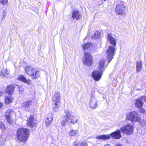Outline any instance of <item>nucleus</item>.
<instances>
[{
  "instance_id": "2f4dec72",
  "label": "nucleus",
  "mask_w": 146,
  "mask_h": 146,
  "mask_svg": "<svg viewBox=\"0 0 146 146\" xmlns=\"http://www.w3.org/2000/svg\"><path fill=\"white\" fill-rule=\"evenodd\" d=\"M140 111L141 113H145V110L143 108H141L140 109Z\"/></svg>"
},
{
  "instance_id": "1a4fd4ad",
  "label": "nucleus",
  "mask_w": 146,
  "mask_h": 146,
  "mask_svg": "<svg viewBox=\"0 0 146 146\" xmlns=\"http://www.w3.org/2000/svg\"><path fill=\"white\" fill-rule=\"evenodd\" d=\"M121 131L127 135H130L132 134L134 130L133 125L128 124L121 128Z\"/></svg>"
},
{
  "instance_id": "dca6fc26",
  "label": "nucleus",
  "mask_w": 146,
  "mask_h": 146,
  "mask_svg": "<svg viewBox=\"0 0 146 146\" xmlns=\"http://www.w3.org/2000/svg\"><path fill=\"white\" fill-rule=\"evenodd\" d=\"M106 60L103 59L100 60L99 62V68L100 70L102 71L104 70L107 67V65L105 64Z\"/></svg>"
},
{
  "instance_id": "473e14b6",
  "label": "nucleus",
  "mask_w": 146,
  "mask_h": 146,
  "mask_svg": "<svg viewBox=\"0 0 146 146\" xmlns=\"http://www.w3.org/2000/svg\"><path fill=\"white\" fill-rule=\"evenodd\" d=\"M141 98L142 99L145 101L146 102V97L144 96H143L141 97Z\"/></svg>"
},
{
  "instance_id": "a878e982",
  "label": "nucleus",
  "mask_w": 146,
  "mask_h": 146,
  "mask_svg": "<svg viewBox=\"0 0 146 146\" xmlns=\"http://www.w3.org/2000/svg\"><path fill=\"white\" fill-rule=\"evenodd\" d=\"M13 100V98L11 95L6 96V98L5 99V102L6 103L8 104L12 102Z\"/></svg>"
},
{
  "instance_id": "c9c22d12",
  "label": "nucleus",
  "mask_w": 146,
  "mask_h": 146,
  "mask_svg": "<svg viewBox=\"0 0 146 146\" xmlns=\"http://www.w3.org/2000/svg\"><path fill=\"white\" fill-rule=\"evenodd\" d=\"M75 144V146H77L76 145V144Z\"/></svg>"
},
{
  "instance_id": "c85d7f7f",
  "label": "nucleus",
  "mask_w": 146,
  "mask_h": 146,
  "mask_svg": "<svg viewBox=\"0 0 146 146\" xmlns=\"http://www.w3.org/2000/svg\"><path fill=\"white\" fill-rule=\"evenodd\" d=\"M140 124L142 127H144L145 126H146V121L144 119L142 121H141Z\"/></svg>"
},
{
  "instance_id": "bb28decb",
  "label": "nucleus",
  "mask_w": 146,
  "mask_h": 146,
  "mask_svg": "<svg viewBox=\"0 0 146 146\" xmlns=\"http://www.w3.org/2000/svg\"><path fill=\"white\" fill-rule=\"evenodd\" d=\"M100 37V33L99 32L96 31L94 32V35L92 36V38H99Z\"/></svg>"
},
{
  "instance_id": "393cba45",
  "label": "nucleus",
  "mask_w": 146,
  "mask_h": 146,
  "mask_svg": "<svg viewBox=\"0 0 146 146\" xmlns=\"http://www.w3.org/2000/svg\"><path fill=\"white\" fill-rule=\"evenodd\" d=\"M142 62L141 61H137L136 63V70L138 72L140 71L141 70Z\"/></svg>"
},
{
  "instance_id": "ddd939ff",
  "label": "nucleus",
  "mask_w": 146,
  "mask_h": 146,
  "mask_svg": "<svg viewBox=\"0 0 146 146\" xmlns=\"http://www.w3.org/2000/svg\"><path fill=\"white\" fill-rule=\"evenodd\" d=\"M13 111L10 110H7L5 114L6 119L7 122L9 124H11L13 122V119L11 117Z\"/></svg>"
},
{
  "instance_id": "f3484780",
  "label": "nucleus",
  "mask_w": 146,
  "mask_h": 146,
  "mask_svg": "<svg viewBox=\"0 0 146 146\" xmlns=\"http://www.w3.org/2000/svg\"><path fill=\"white\" fill-rule=\"evenodd\" d=\"M15 87L13 85H10L8 86L5 91L6 93L11 95L14 92Z\"/></svg>"
},
{
  "instance_id": "72a5a7b5",
  "label": "nucleus",
  "mask_w": 146,
  "mask_h": 146,
  "mask_svg": "<svg viewBox=\"0 0 146 146\" xmlns=\"http://www.w3.org/2000/svg\"><path fill=\"white\" fill-rule=\"evenodd\" d=\"M3 106V104L1 102H0V108H1Z\"/></svg>"
},
{
  "instance_id": "2eb2a0df",
  "label": "nucleus",
  "mask_w": 146,
  "mask_h": 146,
  "mask_svg": "<svg viewBox=\"0 0 146 146\" xmlns=\"http://www.w3.org/2000/svg\"><path fill=\"white\" fill-rule=\"evenodd\" d=\"M71 13L72 17L74 20H78L80 17V14L78 10H73L71 12Z\"/></svg>"
},
{
  "instance_id": "7c9ffc66",
  "label": "nucleus",
  "mask_w": 146,
  "mask_h": 146,
  "mask_svg": "<svg viewBox=\"0 0 146 146\" xmlns=\"http://www.w3.org/2000/svg\"><path fill=\"white\" fill-rule=\"evenodd\" d=\"M0 128L2 129L5 128L4 124L2 122H0Z\"/></svg>"
},
{
  "instance_id": "f8f14e48",
  "label": "nucleus",
  "mask_w": 146,
  "mask_h": 146,
  "mask_svg": "<svg viewBox=\"0 0 146 146\" xmlns=\"http://www.w3.org/2000/svg\"><path fill=\"white\" fill-rule=\"evenodd\" d=\"M102 71L100 70H94L92 72V77L96 81H98L101 79Z\"/></svg>"
},
{
  "instance_id": "6ab92c4d",
  "label": "nucleus",
  "mask_w": 146,
  "mask_h": 146,
  "mask_svg": "<svg viewBox=\"0 0 146 146\" xmlns=\"http://www.w3.org/2000/svg\"><path fill=\"white\" fill-rule=\"evenodd\" d=\"M27 124L28 126L31 127H34L35 125V123L33 121V116H30L27 119Z\"/></svg>"
},
{
  "instance_id": "5701e85b",
  "label": "nucleus",
  "mask_w": 146,
  "mask_h": 146,
  "mask_svg": "<svg viewBox=\"0 0 146 146\" xmlns=\"http://www.w3.org/2000/svg\"><path fill=\"white\" fill-rule=\"evenodd\" d=\"M10 72L6 68H3L1 72V75L2 76H5L9 74Z\"/></svg>"
},
{
  "instance_id": "f704fd0d",
  "label": "nucleus",
  "mask_w": 146,
  "mask_h": 146,
  "mask_svg": "<svg viewBox=\"0 0 146 146\" xmlns=\"http://www.w3.org/2000/svg\"><path fill=\"white\" fill-rule=\"evenodd\" d=\"M3 93V92H1L0 91V97L2 96Z\"/></svg>"
},
{
  "instance_id": "6e6552de",
  "label": "nucleus",
  "mask_w": 146,
  "mask_h": 146,
  "mask_svg": "<svg viewBox=\"0 0 146 146\" xmlns=\"http://www.w3.org/2000/svg\"><path fill=\"white\" fill-rule=\"evenodd\" d=\"M127 118L132 122H139L141 119L137 113L135 111H133L128 113L127 115Z\"/></svg>"
},
{
  "instance_id": "412c9836",
  "label": "nucleus",
  "mask_w": 146,
  "mask_h": 146,
  "mask_svg": "<svg viewBox=\"0 0 146 146\" xmlns=\"http://www.w3.org/2000/svg\"><path fill=\"white\" fill-rule=\"evenodd\" d=\"M108 38L110 43L113 45L112 46H116V39L113 38L110 34H108Z\"/></svg>"
},
{
  "instance_id": "cd10ccee",
  "label": "nucleus",
  "mask_w": 146,
  "mask_h": 146,
  "mask_svg": "<svg viewBox=\"0 0 146 146\" xmlns=\"http://www.w3.org/2000/svg\"><path fill=\"white\" fill-rule=\"evenodd\" d=\"M87 144L85 141H82L79 143L78 145V146H87Z\"/></svg>"
},
{
  "instance_id": "0eeeda50",
  "label": "nucleus",
  "mask_w": 146,
  "mask_h": 146,
  "mask_svg": "<svg viewBox=\"0 0 146 146\" xmlns=\"http://www.w3.org/2000/svg\"><path fill=\"white\" fill-rule=\"evenodd\" d=\"M116 49V46H109L107 49L106 50L107 55V58L108 60V63L110 62L111 60L113 58Z\"/></svg>"
},
{
  "instance_id": "4468645a",
  "label": "nucleus",
  "mask_w": 146,
  "mask_h": 146,
  "mask_svg": "<svg viewBox=\"0 0 146 146\" xmlns=\"http://www.w3.org/2000/svg\"><path fill=\"white\" fill-rule=\"evenodd\" d=\"M32 104V101H25L21 104V108L26 111H29L30 110V107Z\"/></svg>"
},
{
  "instance_id": "e433bc0d",
  "label": "nucleus",
  "mask_w": 146,
  "mask_h": 146,
  "mask_svg": "<svg viewBox=\"0 0 146 146\" xmlns=\"http://www.w3.org/2000/svg\"><path fill=\"white\" fill-rule=\"evenodd\" d=\"M106 0H104V1H105Z\"/></svg>"
},
{
  "instance_id": "7ed1b4c3",
  "label": "nucleus",
  "mask_w": 146,
  "mask_h": 146,
  "mask_svg": "<svg viewBox=\"0 0 146 146\" xmlns=\"http://www.w3.org/2000/svg\"><path fill=\"white\" fill-rule=\"evenodd\" d=\"M25 70L26 73L33 79H37L40 76V72L32 66H27L25 68Z\"/></svg>"
},
{
  "instance_id": "4be33fe9",
  "label": "nucleus",
  "mask_w": 146,
  "mask_h": 146,
  "mask_svg": "<svg viewBox=\"0 0 146 146\" xmlns=\"http://www.w3.org/2000/svg\"><path fill=\"white\" fill-rule=\"evenodd\" d=\"M143 104V102H141L140 98H137L136 101L135 105L136 107L139 108L142 107Z\"/></svg>"
},
{
  "instance_id": "9d476101",
  "label": "nucleus",
  "mask_w": 146,
  "mask_h": 146,
  "mask_svg": "<svg viewBox=\"0 0 146 146\" xmlns=\"http://www.w3.org/2000/svg\"><path fill=\"white\" fill-rule=\"evenodd\" d=\"M125 7L123 4V2L120 1L116 6L115 11L116 13L120 15H123L125 13Z\"/></svg>"
},
{
  "instance_id": "c756f323",
  "label": "nucleus",
  "mask_w": 146,
  "mask_h": 146,
  "mask_svg": "<svg viewBox=\"0 0 146 146\" xmlns=\"http://www.w3.org/2000/svg\"><path fill=\"white\" fill-rule=\"evenodd\" d=\"M7 0H0V3L4 5L7 3Z\"/></svg>"
},
{
  "instance_id": "f257e3e1",
  "label": "nucleus",
  "mask_w": 146,
  "mask_h": 146,
  "mask_svg": "<svg viewBox=\"0 0 146 146\" xmlns=\"http://www.w3.org/2000/svg\"><path fill=\"white\" fill-rule=\"evenodd\" d=\"M65 115H64L63 119L61 122V124L62 126H65L66 125H73L76 123L78 122V119L73 115L72 111L66 110L64 111Z\"/></svg>"
},
{
  "instance_id": "423d86ee",
  "label": "nucleus",
  "mask_w": 146,
  "mask_h": 146,
  "mask_svg": "<svg viewBox=\"0 0 146 146\" xmlns=\"http://www.w3.org/2000/svg\"><path fill=\"white\" fill-rule=\"evenodd\" d=\"M61 97L60 92H57L52 98L53 110L55 111H57L60 106Z\"/></svg>"
},
{
  "instance_id": "aec40b11",
  "label": "nucleus",
  "mask_w": 146,
  "mask_h": 146,
  "mask_svg": "<svg viewBox=\"0 0 146 146\" xmlns=\"http://www.w3.org/2000/svg\"><path fill=\"white\" fill-rule=\"evenodd\" d=\"M53 120V116L52 114H49L48 117L46 118L45 121V123L47 126H50Z\"/></svg>"
},
{
  "instance_id": "9b49d317",
  "label": "nucleus",
  "mask_w": 146,
  "mask_h": 146,
  "mask_svg": "<svg viewBox=\"0 0 146 146\" xmlns=\"http://www.w3.org/2000/svg\"><path fill=\"white\" fill-rule=\"evenodd\" d=\"M98 104V102L94 93L92 94L90 97V100L89 105L90 107L92 109H95L96 108Z\"/></svg>"
},
{
  "instance_id": "20e7f679",
  "label": "nucleus",
  "mask_w": 146,
  "mask_h": 146,
  "mask_svg": "<svg viewBox=\"0 0 146 146\" xmlns=\"http://www.w3.org/2000/svg\"><path fill=\"white\" fill-rule=\"evenodd\" d=\"M29 130L26 128H19L17 132V139L21 142L26 141L29 136Z\"/></svg>"
},
{
  "instance_id": "a211bd4d",
  "label": "nucleus",
  "mask_w": 146,
  "mask_h": 146,
  "mask_svg": "<svg viewBox=\"0 0 146 146\" xmlns=\"http://www.w3.org/2000/svg\"><path fill=\"white\" fill-rule=\"evenodd\" d=\"M17 79L28 85H30L31 84V80L29 79H26V78L22 75L19 76Z\"/></svg>"
},
{
  "instance_id": "f03ea898",
  "label": "nucleus",
  "mask_w": 146,
  "mask_h": 146,
  "mask_svg": "<svg viewBox=\"0 0 146 146\" xmlns=\"http://www.w3.org/2000/svg\"><path fill=\"white\" fill-rule=\"evenodd\" d=\"M91 43H85L82 45V47L84 50L85 55L84 59L83 60V63L87 66H90L92 64V57L88 52L90 49L92 47Z\"/></svg>"
},
{
  "instance_id": "b1692460",
  "label": "nucleus",
  "mask_w": 146,
  "mask_h": 146,
  "mask_svg": "<svg viewBox=\"0 0 146 146\" xmlns=\"http://www.w3.org/2000/svg\"><path fill=\"white\" fill-rule=\"evenodd\" d=\"M78 134V131L73 129L70 130L69 132V135L70 136H75Z\"/></svg>"
},
{
  "instance_id": "39448f33",
  "label": "nucleus",
  "mask_w": 146,
  "mask_h": 146,
  "mask_svg": "<svg viewBox=\"0 0 146 146\" xmlns=\"http://www.w3.org/2000/svg\"><path fill=\"white\" fill-rule=\"evenodd\" d=\"M111 137L114 139H119L121 137L120 131L119 130H117L111 133L110 135H100L97 136L96 138L100 139L106 140L110 139Z\"/></svg>"
}]
</instances>
